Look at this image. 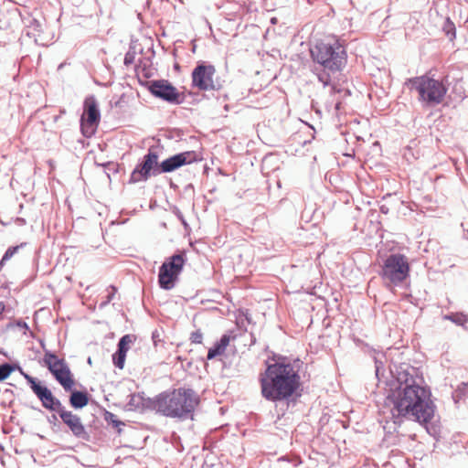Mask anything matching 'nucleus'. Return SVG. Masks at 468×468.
<instances>
[{"label": "nucleus", "instance_id": "nucleus-8", "mask_svg": "<svg viewBox=\"0 0 468 468\" xmlns=\"http://www.w3.org/2000/svg\"><path fill=\"white\" fill-rule=\"evenodd\" d=\"M186 261L185 252L175 254L165 260L161 265L158 274V283L162 289L171 290L175 287Z\"/></svg>", "mask_w": 468, "mask_h": 468}, {"label": "nucleus", "instance_id": "nucleus-12", "mask_svg": "<svg viewBox=\"0 0 468 468\" xmlns=\"http://www.w3.org/2000/svg\"><path fill=\"white\" fill-rule=\"evenodd\" d=\"M25 378L27 383L30 385L32 391L41 401L44 408L50 410H59L62 408V405L58 399H57L51 390L48 388L46 386L40 384V382L37 381V379L27 374H24Z\"/></svg>", "mask_w": 468, "mask_h": 468}, {"label": "nucleus", "instance_id": "nucleus-4", "mask_svg": "<svg viewBox=\"0 0 468 468\" xmlns=\"http://www.w3.org/2000/svg\"><path fill=\"white\" fill-rule=\"evenodd\" d=\"M41 346L44 350L41 363L48 369L66 392H71L69 398L70 405L75 409H81L87 406L89 403L88 394L74 390L76 379L66 359L47 349L43 343H41Z\"/></svg>", "mask_w": 468, "mask_h": 468}, {"label": "nucleus", "instance_id": "nucleus-21", "mask_svg": "<svg viewBox=\"0 0 468 468\" xmlns=\"http://www.w3.org/2000/svg\"><path fill=\"white\" fill-rule=\"evenodd\" d=\"M14 371V367L9 364L0 365V381L6 379Z\"/></svg>", "mask_w": 468, "mask_h": 468}, {"label": "nucleus", "instance_id": "nucleus-1", "mask_svg": "<svg viewBox=\"0 0 468 468\" xmlns=\"http://www.w3.org/2000/svg\"><path fill=\"white\" fill-rule=\"evenodd\" d=\"M399 388L388 397L394 422L410 420L427 429L433 422L437 410L430 388L419 384L413 377L404 380L399 378Z\"/></svg>", "mask_w": 468, "mask_h": 468}, {"label": "nucleus", "instance_id": "nucleus-22", "mask_svg": "<svg viewBox=\"0 0 468 468\" xmlns=\"http://www.w3.org/2000/svg\"><path fill=\"white\" fill-rule=\"evenodd\" d=\"M117 292V288L113 285H111L107 288V295L105 297V301L102 303V304L109 303L114 297V295Z\"/></svg>", "mask_w": 468, "mask_h": 468}, {"label": "nucleus", "instance_id": "nucleus-23", "mask_svg": "<svg viewBox=\"0 0 468 468\" xmlns=\"http://www.w3.org/2000/svg\"><path fill=\"white\" fill-rule=\"evenodd\" d=\"M190 341L194 344H201L203 341V334L199 330L193 332L190 335Z\"/></svg>", "mask_w": 468, "mask_h": 468}, {"label": "nucleus", "instance_id": "nucleus-3", "mask_svg": "<svg viewBox=\"0 0 468 468\" xmlns=\"http://www.w3.org/2000/svg\"><path fill=\"white\" fill-rule=\"evenodd\" d=\"M310 56L322 68L318 79L324 85H331L347 63L345 41L333 34L317 39L310 48Z\"/></svg>", "mask_w": 468, "mask_h": 468}, {"label": "nucleus", "instance_id": "nucleus-11", "mask_svg": "<svg viewBox=\"0 0 468 468\" xmlns=\"http://www.w3.org/2000/svg\"><path fill=\"white\" fill-rule=\"evenodd\" d=\"M158 154L152 149H149L147 154L144 155L142 164L136 166L131 175L130 181L132 183H137L140 181H145L150 176V172L154 170V174L161 173L160 166L158 167Z\"/></svg>", "mask_w": 468, "mask_h": 468}, {"label": "nucleus", "instance_id": "nucleus-5", "mask_svg": "<svg viewBox=\"0 0 468 468\" xmlns=\"http://www.w3.org/2000/svg\"><path fill=\"white\" fill-rule=\"evenodd\" d=\"M198 403V396L194 390L179 388L159 394L154 400V408L166 417L186 418Z\"/></svg>", "mask_w": 468, "mask_h": 468}, {"label": "nucleus", "instance_id": "nucleus-17", "mask_svg": "<svg viewBox=\"0 0 468 468\" xmlns=\"http://www.w3.org/2000/svg\"><path fill=\"white\" fill-rule=\"evenodd\" d=\"M442 30L451 41H452L455 38V37H456L455 25L450 18H446V20L443 24Z\"/></svg>", "mask_w": 468, "mask_h": 468}, {"label": "nucleus", "instance_id": "nucleus-6", "mask_svg": "<svg viewBox=\"0 0 468 468\" xmlns=\"http://www.w3.org/2000/svg\"><path fill=\"white\" fill-rule=\"evenodd\" d=\"M405 86L410 92H417L419 101L429 107L442 103L448 91V87L442 80L428 74L408 79Z\"/></svg>", "mask_w": 468, "mask_h": 468}, {"label": "nucleus", "instance_id": "nucleus-19", "mask_svg": "<svg viewBox=\"0 0 468 468\" xmlns=\"http://www.w3.org/2000/svg\"><path fill=\"white\" fill-rule=\"evenodd\" d=\"M126 358V353L122 350H117V352L112 356L113 364L120 369H122L124 367Z\"/></svg>", "mask_w": 468, "mask_h": 468}, {"label": "nucleus", "instance_id": "nucleus-25", "mask_svg": "<svg viewBox=\"0 0 468 468\" xmlns=\"http://www.w3.org/2000/svg\"><path fill=\"white\" fill-rule=\"evenodd\" d=\"M14 324H16L17 327L23 329L25 335L29 330V327H28L27 324L26 322H24V321H21V320L16 321Z\"/></svg>", "mask_w": 468, "mask_h": 468}, {"label": "nucleus", "instance_id": "nucleus-10", "mask_svg": "<svg viewBox=\"0 0 468 468\" xmlns=\"http://www.w3.org/2000/svg\"><path fill=\"white\" fill-rule=\"evenodd\" d=\"M216 68L212 64L199 62L191 73L192 86L199 90H212L216 87Z\"/></svg>", "mask_w": 468, "mask_h": 468}, {"label": "nucleus", "instance_id": "nucleus-9", "mask_svg": "<svg viewBox=\"0 0 468 468\" xmlns=\"http://www.w3.org/2000/svg\"><path fill=\"white\" fill-rule=\"evenodd\" d=\"M100 121L101 113L95 98L93 96L86 98L80 118L82 134L86 137L92 136L98 129Z\"/></svg>", "mask_w": 468, "mask_h": 468}, {"label": "nucleus", "instance_id": "nucleus-16", "mask_svg": "<svg viewBox=\"0 0 468 468\" xmlns=\"http://www.w3.org/2000/svg\"><path fill=\"white\" fill-rule=\"evenodd\" d=\"M229 342H230L229 335H222L220 340L218 343H216L212 348L208 349L207 358L208 360H212L215 357L223 355L225 353L228 346L229 345Z\"/></svg>", "mask_w": 468, "mask_h": 468}, {"label": "nucleus", "instance_id": "nucleus-20", "mask_svg": "<svg viewBox=\"0 0 468 468\" xmlns=\"http://www.w3.org/2000/svg\"><path fill=\"white\" fill-rule=\"evenodd\" d=\"M24 244H20L17 246L10 247L7 249L5 253L4 254L1 261H0V267H2L7 261H9L15 254H16L20 248H22Z\"/></svg>", "mask_w": 468, "mask_h": 468}, {"label": "nucleus", "instance_id": "nucleus-26", "mask_svg": "<svg viewBox=\"0 0 468 468\" xmlns=\"http://www.w3.org/2000/svg\"><path fill=\"white\" fill-rule=\"evenodd\" d=\"M134 56L132 53H127L124 57V64L126 66L131 65L133 63Z\"/></svg>", "mask_w": 468, "mask_h": 468}, {"label": "nucleus", "instance_id": "nucleus-15", "mask_svg": "<svg viewBox=\"0 0 468 468\" xmlns=\"http://www.w3.org/2000/svg\"><path fill=\"white\" fill-rule=\"evenodd\" d=\"M59 413V417L62 421L69 428L71 432L78 438L87 440L89 435L85 430L84 425L81 422L80 418L72 413L71 411L64 410L63 408H60L58 410Z\"/></svg>", "mask_w": 468, "mask_h": 468}, {"label": "nucleus", "instance_id": "nucleus-27", "mask_svg": "<svg viewBox=\"0 0 468 468\" xmlns=\"http://www.w3.org/2000/svg\"><path fill=\"white\" fill-rule=\"evenodd\" d=\"M335 109H336V110H339V109H340V102H338V103L335 105Z\"/></svg>", "mask_w": 468, "mask_h": 468}, {"label": "nucleus", "instance_id": "nucleus-13", "mask_svg": "<svg viewBox=\"0 0 468 468\" xmlns=\"http://www.w3.org/2000/svg\"><path fill=\"white\" fill-rule=\"evenodd\" d=\"M149 90L153 95L170 103H179L180 93L167 80H154L149 86Z\"/></svg>", "mask_w": 468, "mask_h": 468}, {"label": "nucleus", "instance_id": "nucleus-24", "mask_svg": "<svg viewBox=\"0 0 468 468\" xmlns=\"http://www.w3.org/2000/svg\"><path fill=\"white\" fill-rule=\"evenodd\" d=\"M452 322L458 324H463L466 321H467V318L465 315L463 314H452L449 317Z\"/></svg>", "mask_w": 468, "mask_h": 468}, {"label": "nucleus", "instance_id": "nucleus-7", "mask_svg": "<svg viewBox=\"0 0 468 468\" xmlns=\"http://www.w3.org/2000/svg\"><path fill=\"white\" fill-rule=\"evenodd\" d=\"M410 273L408 257L401 253H393L383 261L379 275L385 286L393 290V287L402 284L410 277Z\"/></svg>", "mask_w": 468, "mask_h": 468}, {"label": "nucleus", "instance_id": "nucleus-18", "mask_svg": "<svg viewBox=\"0 0 468 468\" xmlns=\"http://www.w3.org/2000/svg\"><path fill=\"white\" fill-rule=\"evenodd\" d=\"M135 340V336L132 335H123L119 343H118V349L124 351V353L127 354V351L130 348V345Z\"/></svg>", "mask_w": 468, "mask_h": 468}, {"label": "nucleus", "instance_id": "nucleus-14", "mask_svg": "<svg viewBox=\"0 0 468 468\" xmlns=\"http://www.w3.org/2000/svg\"><path fill=\"white\" fill-rule=\"evenodd\" d=\"M197 160L198 156L195 151L183 152L163 161L160 164V172L169 173L185 165H190Z\"/></svg>", "mask_w": 468, "mask_h": 468}, {"label": "nucleus", "instance_id": "nucleus-2", "mask_svg": "<svg viewBox=\"0 0 468 468\" xmlns=\"http://www.w3.org/2000/svg\"><path fill=\"white\" fill-rule=\"evenodd\" d=\"M259 380L262 397L271 401L292 398L302 385L299 370L285 362L269 365Z\"/></svg>", "mask_w": 468, "mask_h": 468}]
</instances>
